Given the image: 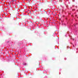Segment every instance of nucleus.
Segmentation results:
<instances>
[{
	"instance_id": "nucleus-1",
	"label": "nucleus",
	"mask_w": 78,
	"mask_h": 78,
	"mask_svg": "<svg viewBox=\"0 0 78 78\" xmlns=\"http://www.w3.org/2000/svg\"><path fill=\"white\" fill-rule=\"evenodd\" d=\"M23 65L25 66L26 65H27V63H23Z\"/></svg>"
},
{
	"instance_id": "nucleus-2",
	"label": "nucleus",
	"mask_w": 78,
	"mask_h": 78,
	"mask_svg": "<svg viewBox=\"0 0 78 78\" xmlns=\"http://www.w3.org/2000/svg\"><path fill=\"white\" fill-rule=\"evenodd\" d=\"M64 59H65V60H66V58H65Z\"/></svg>"
}]
</instances>
